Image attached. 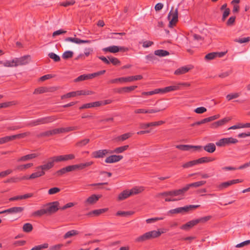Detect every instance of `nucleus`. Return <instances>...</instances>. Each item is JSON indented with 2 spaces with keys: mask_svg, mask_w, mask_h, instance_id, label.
<instances>
[{
  "mask_svg": "<svg viewBox=\"0 0 250 250\" xmlns=\"http://www.w3.org/2000/svg\"><path fill=\"white\" fill-rule=\"evenodd\" d=\"M58 118L55 116H51L45 117L43 118H39L38 119L30 121L27 125L30 126H36L41 124H45L49 123H51Z\"/></svg>",
  "mask_w": 250,
  "mask_h": 250,
  "instance_id": "f257e3e1",
  "label": "nucleus"
},
{
  "mask_svg": "<svg viewBox=\"0 0 250 250\" xmlns=\"http://www.w3.org/2000/svg\"><path fill=\"white\" fill-rule=\"evenodd\" d=\"M143 79V76L141 75L132 76L126 77H121L110 80L108 81V83H124L130 82L134 81L140 80Z\"/></svg>",
  "mask_w": 250,
  "mask_h": 250,
  "instance_id": "f03ea898",
  "label": "nucleus"
},
{
  "mask_svg": "<svg viewBox=\"0 0 250 250\" xmlns=\"http://www.w3.org/2000/svg\"><path fill=\"white\" fill-rule=\"evenodd\" d=\"M200 205H189L183 207H179L173 209L169 210L167 214V215L172 214L182 213L184 212H187L190 210L194 209L197 208H199Z\"/></svg>",
  "mask_w": 250,
  "mask_h": 250,
  "instance_id": "7ed1b4c3",
  "label": "nucleus"
},
{
  "mask_svg": "<svg viewBox=\"0 0 250 250\" xmlns=\"http://www.w3.org/2000/svg\"><path fill=\"white\" fill-rule=\"evenodd\" d=\"M173 10V7H172L167 16V19L169 21L168 24L169 27H172L178 21V8H176L174 11Z\"/></svg>",
  "mask_w": 250,
  "mask_h": 250,
  "instance_id": "20e7f679",
  "label": "nucleus"
},
{
  "mask_svg": "<svg viewBox=\"0 0 250 250\" xmlns=\"http://www.w3.org/2000/svg\"><path fill=\"white\" fill-rule=\"evenodd\" d=\"M59 205V203L58 201L50 202L44 205L47 214L51 215L56 212L60 209Z\"/></svg>",
  "mask_w": 250,
  "mask_h": 250,
  "instance_id": "39448f33",
  "label": "nucleus"
},
{
  "mask_svg": "<svg viewBox=\"0 0 250 250\" xmlns=\"http://www.w3.org/2000/svg\"><path fill=\"white\" fill-rule=\"evenodd\" d=\"M238 142V140L232 137L224 138L220 139L216 143V145L219 147L226 146L231 144H234Z\"/></svg>",
  "mask_w": 250,
  "mask_h": 250,
  "instance_id": "423d86ee",
  "label": "nucleus"
},
{
  "mask_svg": "<svg viewBox=\"0 0 250 250\" xmlns=\"http://www.w3.org/2000/svg\"><path fill=\"white\" fill-rule=\"evenodd\" d=\"M55 162L53 157H51L49 159V161L47 163L37 167L36 169L45 173L46 171L49 170L54 167Z\"/></svg>",
  "mask_w": 250,
  "mask_h": 250,
  "instance_id": "0eeeda50",
  "label": "nucleus"
},
{
  "mask_svg": "<svg viewBox=\"0 0 250 250\" xmlns=\"http://www.w3.org/2000/svg\"><path fill=\"white\" fill-rule=\"evenodd\" d=\"M227 51L220 52H211L207 54L205 56V59L207 61H210L216 58H222L224 56Z\"/></svg>",
  "mask_w": 250,
  "mask_h": 250,
  "instance_id": "6e6552de",
  "label": "nucleus"
},
{
  "mask_svg": "<svg viewBox=\"0 0 250 250\" xmlns=\"http://www.w3.org/2000/svg\"><path fill=\"white\" fill-rule=\"evenodd\" d=\"M127 50V48L124 47L118 46H115V45L105 47V48H104L103 49V50L104 52H109L113 53L118 52L120 51L125 52V51H126Z\"/></svg>",
  "mask_w": 250,
  "mask_h": 250,
  "instance_id": "1a4fd4ad",
  "label": "nucleus"
},
{
  "mask_svg": "<svg viewBox=\"0 0 250 250\" xmlns=\"http://www.w3.org/2000/svg\"><path fill=\"white\" fill-rule=\"evenodd\" d=\"M75 158V155L73 154L59 155L57 156L53 157L54 161L55 162H59L61 161H67L70 160H73Z\"/></svg>",
  "mask_w": 250,
  "mask_h": 250,
  "instance_id": "9d476101",
  "label": "nucleus"
},
{
  "mask_svg": "<svg viewBox=\"0 0 250 250\" xmlns=\"http://www.w3.org/2000/svg\"><path fill=\"white\" fill-rule=\"evenodd\" d=\"M242 182V180L240 179L232 180L227 182L222 183L217 186V188L219 190H222L224 188H227L229 186H231L233 184L241 183Z\"/></svg>",
  "mask_w": 250,
  "mask_h": 250,
  "instance_id": "9b49d317",
  "label": "nucleus"
},
{
  "mask_svg": "<svg viewBox=\"0 0 250 250\" xmlns=\"http://www.w3.org/2000/svg\"><path fill=\"white\" fill-rule=\"evenodd\" d=\"M193 66L192 65H188L179 67L176 69L174 74L176 75H180L184 74L188 72L190 70L192 69Z\"/></svg>",
  "mask_w": 250,
  "mask_h": 250,
  "instance_id": "f8f14e48",
  "label": "nucleus"
},
{
  "mask_svg": "<svg viewBox=\"0 0 250 250\" xmlns=\"http://www.w3.org/2000/svg\"><path fill=\"white\" fill-rule=\"evenodd\" d=\"M31 61H32L31 56L27 55L19 58H16L11 61H7L6 62H28Z\"/></svg>",
  "mask_w": 250,
  "mask_h": 250,
  "instance_id": "ddd939ff",
  "label": "nucleus"
},
{
  "mask_svg": "<svg viewBox=\"0 0 250 250\" xmlns=\"http://www.w3.org/2000/svg\"><path fill=\"white\" fill-rule=\"evenodd\" d=\"M110 153V151L107 149H101L94 151L92 153V157L95 158H103L106 154Z\"/></svg>",
  "mask_w": 250,
  "mask_h": 250,
  "instance_id": "4468645a",
  "label": "nucleus"
},
{
  "mask_svg": "<svg viewBox=\"0 0 250 250\" xmlns=\"http://www.w3.org/2000/svg\"><path fill=\"white\" fill-rule=\"evenodd\" d=\"M230 120H231V118L229 117L224 118L220 120H219L218 121H216L215 122L212 123L210 125V127L212 128H216L218 127L219 126H222V125L226 124L227 123L229 122Z\"/></svg>",
  "mask_w": 250,
  "mask_h": 250,
  "instance_id": "2eb2a0df",
  "label": "nucleus"
},
{
  "mask_svg": "<svg viewBox=\"0 0 250 250\" xmlns=\"http://www.w3.org/2000/svg\"><path fill=\"white\" fill-rule=\"evenodd\" d=\"M179 90V85H171L163 88H158L159 93H166Z\"/></svg>",
  "mask_w": 250,
  "mask_h": 250,
  "instance_id": "dca6fc26",
  "label": "nucleus"
},
{
  "mask_svg": "<svg viewBox=\"0 0 250 250\" xmlns=\"http://www.w3.org/2000/svg\"><path fill=\"white\" fill-rule=\"evenodd\" d=\"M101 195L93 194L89 197L84 202L85 205H92L96 203L99 198L101 197Z\"/></svg>",
  "mask_w": 250,
  "mask_h": 250,
  "instance_id": "f3484780",
  "label": "nucleus"
},
{
  "mask_svg": "<svg viewBox=\"0 0 250 250\" xmlns=\"http://www.w3.org/2000/svg\"><path fill=\"white\" fill-rule=\"evenodd\" d=\"M123 158L122 155H113L107 157L105 160L106 163H113L120 161Z\"/></svg>",
  "mask_w": 250,
  "mask_h": 250,
  "instance_id": "a211bd4d",
  "label": "nucleus"
},
{
  "mask_svg": "<svg viewBox=\"0 0 250 250\" xmlns=\"http://www.w3.org/2000/svg\"><path fill=\"white\" fill-rule=\"evenodd\" d=\"M65 42H74L77 44H80L82 43H89L91 42V41L90 40H83L77 38H72V37H67L64 39Z\"/></svg>",
  "mask_w": 250,
  "mask_h": 250,
  "instance_id": "6ab92c4d",
  "label": "nucleus"
},
{
  "mask_svg": "<svg viewBox=\"0 0 250 250\" xmlns=\"http://www.w3.org/2000/svg\"><path fill=\"white\" fill-rule=\"evenodd\" d=\"M188 187H184L183 188L177 190H171L170 191L169 196H176L178 195H183L184 193L187 192Z\"/></svg>",
  "mask_w": 250,
  "mask_h": 250,
  "instance_id": "aec40b11",
  "label": "nucleus"
},
{
  "mask_svg": "<svg viewBox=\"0 0 250 250\" xmlns=\"http://www.w3.org/2000/svg\"><path fill=\"white\" fill-rule=\"evenodd\" d=\"M99 59L104 62H120L116 58L112 56H107L106 57L101 56L99 57Z\"/></svg>",
  "mask_w": 250,
  "mask_h": 250,
  "instance_id": "412c9836",
  "label": "nucleus"
},
{
  "mask_svg": "<svg viewBox=\"0 0 250 250\" xmlns=\"http://www.w3.org/2000/svg\"><path fill=\"white\" fill-rule=\"evenodd\" d=\"M164 232L163 231L158 230H152L147 232L148 240L156 238L159 237Z\"/></svg>",
  "mask_w": 250,
  "mask_h": 250,
  "instance_id": "4be33fe9",
  "label": "nucleus"
},
{
  "mask_svg": "<svg viewBox=\"0 0 250 250\" xmlns=\"http://www.w3.org/2000/svg\"><path fill=\"white\" fill-rule=\"evenodd\" d=\"M164 232L163 231L158 230H152L147 232L148 240L156 238L159 237Z\"/></svg>",
  "mask_w": 250,
  "mask_h": 250,
  "instance_id": "5701e85b",
  "label": "nucleus"
},
{
  "mask_svg": "<svg viewBox=\"0 0 250 250\" xmlns=\"http://www.w3.org/2000/svg\"><path fill=\"white\" fill-rule=\"evenodd\" d=\"M196 225L197 223L196 220H192L183 225L180 227V229L185 230H188Z\"/></svg>",
  "mask_w": 250,
  "mask_h": 250,
  "instance_id": "b1692460",
  "label": "nucleus"
},
{
  "mask_svg": "<svg viewBox=\"0 0 250 250\" xmlns=\"http://www.w3.org/2000/svg\"><path fill=\"white\" fill-rule=\"evenodd\" d=\"M137 87V86L136 85L124 87L117 89L116 91L118 93H122L123 92L128 93L131 91L134 90Z\"/></svg>",
  "mask_w": 250,
  "mask_h": 250,
  "instance_id": "393cba45",
  "label": "nucleus"
},
{
  "mask_svg": "<svg viewBox=\"0 0 250 250\" xmlns=\"http://www.w3.org/2000/svg\"><path fill=\"white\" fill-rule=\"evenodd\" d=\"M201 146H194L188 145H180L176 146V148L182 150H188L190 148H195L196 149L201 148Z\"/></svg>",
  "mask_w": 250,
  "mask_h": 250,
  "instance_id": "a878e982",
  "label": "nucleus"
},
{
  "mask_svg": "<svg viewBox=\"0 0 250 250\" xmlns=\"http://www.w3.org/2000/svg\"><path fill=\"white\" fill-rule=\"evenodd\" d=\"M203 148L206 151L212 153L215 151L216 146L213 143H208L204 146Z\"/></svg>",
  "mask_w": 250,
  "mask_h": 250,
  "instance_id": "bb28decb",
  "label": "nucleus"
},
{
  "mask_svg": "<svg viewBox=\"0 0 250 250\" xmlns=\"http://www.w3.org/2000/svg\"><path fill=\"white\" fill-rule=\"evenodd\" d=\"M38 156L36 153H32L21 157L18 160V162L26 161L27 160L35 158Z\"/></svg>",
  "mask_w": 250,
  "mask_h": 250,
  "instance_id": "cd10ccee",
  "label": "nucleus"
},
{
  "mask_svg": "<svg viewBox=\"0 0 250 250\" xmlns=\"http://www.w3.org/2000/svg\"><path fill=\"white\" fill-rule=\"evenodd\" d=\"M107 208H101V209H96V210H94L90 212H89L88 214H87V215L88 216H98L105 212H106L107 210Z\"/></svg>",
  "mask_w": 250,
  "mask_h": 250,
  "instance_id": "c85d7f7f",
  "label": "nucleus"
},
{
  "mask_svg": "<svg viewBox=\"0 0 250 250\" xmlns=\"http://www.w3.org/2000/svg\"><path fill=\"white\" fill-rule=\"evenodd\" d=\"M196 160L197 164H198L213 161L215 160V158L212 157H203Z\"/></svg>",
  "mask_w": 250,
  "mask_h": 250,
  "instance_id": "c756f323",
  "label": "nucleus"
},
{
  "mask_svg": "<svg viewBox=\"0 0 250 250\" xmlns=\"http://www.w3.org/2000/svg\"><path fill=\"white\" fill-rule=\"evenodd\" d=\"M206 181H198V182H194V183H191L189 184H188L186 186V187H188L187 190H188L190 187L197 188V187H201V186L205 185L206 184Z\"/></svg>",
  "mask_w": 250,
  "mask_h": 250,
  "instance_id": "7c9ffc66",
  "label": "nucleus"
},
{
  "mask_svg": "<svg viewBox=\"0 0 250 250\" xmlns=\"http://www.w3.org/2000/svg\"><path fill=\"white\" fill-rule=\"evenodd\" d=\"M131 195L130 192L128 190H124L120 194H119L118 199V200L121 201L125 200L128 198L129 196Z\"/></svg>",
  "mask_w": 250,
  "mask_h": 250,
  "instance_id": "2f4dec72",
  "label": "nucleus"
},
{
  "mask_svg": "<svg viewBox=\"0 0 250 250\" xmlns=\"http://www.w3.org/2000/svg\"><path fill=\"white\" fill-rule=\"evenodd\" d=\"M44 214H47V213L44 207L43 206L41 209L33 212L32 214V216L35 217H41Z\"/></svg>",
  "mask_w": 250,
  "mask_h": 250,
  "instance_id": "473e14b6",
  "label": "nucleus"
},
{
  "mask_svg": "<svg viewBox=\"0 0 250 250\" xmlns=\"http://www.w3.org/2000/svg\"><path fill=\"white\" fill-rule=\"evenodd\" d=\"M36 172L32 173L30 176H29V178H30V179H36L43 176L45 174V172L41 171L39 169H36Z\"/></svg>",
  "mask_w": 250,
  "mask_h": 250,
  "instance_id": "72a5a7b5",
  "label": "nucleus"
},
{
  "mask_svg": "<svg viewBox=\"0 0 250 250\" xmlns=\"http://www.w3.org/2000/svg\"><path fill=\"white\" fill-rule=\"evenodd\" d=\"M128 145H125L124 146H120L116 148L113 151H110V153H121L124 151L127 150L128 148Z\"/></svg>",
  "mask_w": 250,
  "mask_h": 250,
  "instance_id": "f704fd0d",
  "label": "nucleus"
},
{
  "mask_svg": "<svg viewBox=\"0 0 250 250\" xmlns=\"http://www.w3.org/2000/svg\"><path fill=\"white\" fill-rule=\"evenodd\" d=\"M147 240H148L147 232L137 237L135 240V242L138 243H143Z\"/></svg>",
  "mask_w": 250,
  "mask_h": 250,
  "instance_id": "c9c22d12",
  "label": "nucleus"
},
{
  "mask_svg": "<svg viewBox=\"0 0 250 250\" xmlns=\"http://www.w3.org/2000/svg\"><path fill=\"white\" fill-rule=\"evenodd\" d=\"M92 164H93L92 162H86L85 163H82V164H80L74 165L75 167V170L83 169L86 167L91 166V165H92Z\"/></svg>",
  "mask_w": 250,
  "mask_h": 250,
  "instance_id": "e433bc0d",
  "label": "nucleus"
},
{
  "mask_svg": "<svg viewBox=\"0 0 250 250\" xmlns=\"http://www.w3.org/2000/svg\"><path fill=\"white\" fill-rule=\"evenodd\" d=\"M154 54L155 55L162 57L168 55L169 54V53L167 50L163 49H158L154 51Z\"/></svg>",
  "mask_w": 250,
  "mask_h": 250,
  "instance_id": "4c0bfd02",
  "label": "nucleus"
},
{
  "mask_svg": "<svg viewBox=\"0 0 250 250\" xmlns=\"http://www.w3.org/2000/svg\"><path fill=\"white\" fill-rule=\"evenodd\" d=\"M30 135V132H26L22 133H20L16 135H12V138H13V140H15L16 139H21L27 136H28Z\"/></svg>",
  "mask_w": 250,
  "mask_h": 250,
  "instance_id": "58836bf2",
  "label": "nucleus"
},
{
  "mask_svg": "<svg viewBox=\"0 0 250 250\" xmlns=\"http://www.w3.org/2000/svg\"><path fill=\"white\" fill-rule=\"evenodd\" d=\"M212 218V216L210 215L204 216L203 217H201L200 218H198L195 219L197 224L199 223H202L204 224L209 221L211 218Z\"/></svg>",
  "mask_w": 250,
  "mask_h": 250,
  "instance_id": "ea45409f",
  "label": "nucleus"
},
{
  "mask_svg": "<svg viewBox=\"0 0 250 250\" xmlns=\"http://www.w3.org/2000/svg\"><path fill=\"white\" fill-rule=\"evenodd\" d=\"M131 136V133H125L121 136H119L118 137H117L115 140L117 141H120V142H121V141H124L125 140H126V139H127L128 138H129V137H130Z\"/></svg>",
  "mask_w": 250,
  "mask_h": 250,
  "instance_id": "a19ab883",
  "label": "nucleus"
},
{
  "mask_svg": "<svg viewBox=\"0 0 250 250\" xmlns=\"http://www.w3.org/2000/svg\"><path fill=\"white\" fill-rule=\"evenodd\" d=\"M33 166V163H28V164H25V165H19L16 167L15 169L19 170L20 171H23L24 169H28V168L31 167Z\"/></svg>",
  "mask_w": 250,
  "mask_h": 250,
  "instance_id": "79ce46f5",
  "label": "nucleus"
},
{
  "mask_svg": "<svg viewBox=\"0 0 250 250\" xmlns=\"http://www.w3.org/2000/svg\"><path fill=\"white\" fill-rule=\"evenodd\" d=\"M33 229V226L31 224L27 223L23 225L22 227L23 231L25 232H30Z\"/></svg>",
  "mask_w": 250,
  "mask_h": 250,
  "instance_id": "37998d69",
  "label": "nucleus"
},
{
  "mask_svg": "<svg viewBox=\"0 0 250 250\" xmlns=\"http://www.w3.org/2000/svg\"><path fill=\"white\" fill-rule=\"evenodd\" d=\"M79 232L76 230H71L67 232L63 236V238L64 239H67L70 238L72 236L78 234Z\"/></svg>",
  "mask_w": 250,
  "mask_h": 250,
  "instance_id": "c03bdc74",
  "label": "nucleus"
},
{
  "mask_svg": "<svg viewBox=\"0 0 250 250\" xmlns=\"http://www.w3.org/2000/svg\"><path fill=\"white\" fill-rule=\"evenodd\" d=\"M73 52L71 51H66L62 55V58L64 60L72 58Z\"/></svg>",
  "mask_w": 250,
  "mask_h": 250,
  "instance_id": "a18cd8bd",
  "label": "nucleus"
},
{
  "mask_svg": "<svg viewBox=\"0 0 250 250\" xmlns=\"http://www.w3.org/2000/svg\"><path fill=\"white\" fill-rule=\"evenodd\" d=\"M9 209L10 213H17L22 212L24 210V208L21 207H15L11 208Z\"/></svg>",
  "mask_w": 250,
  "mask_h": 250,
  "instance_id": "49530a36",
  "label": "nucleus"
},
{
  "mask_svg": "<svg viewBox=\"0 0 250 250\" xmlns=\"http://www.w3.org/2000/svg\"><path fill=\"white\" fill-rule=\"evenodd\" d=\"M133 213H134V212L132 211H118L116 213V215L123 216V217H127V216L132 215Z\"/></svg>",
  "mask_w": 250,
  "mask_h": 250,
  "instance_id": "de8ad7c7",
  "label": "nucleus"
},
{
  "mask_svg": "<svg viewBox=\"0 0 250 250\" xmlns=\"http://www.w3.org/2000/svg\"><path fill=\"white\" fill-rule=\"evenodd\" d=\"M89 141H90V140L89 139H83L82 140H81V141L78 142L76 144V146L77 147H83V146H85V145H86L89 142Z\"/></svg>",
  "mask_w": 250,
  "mask_h": 250,
  "instance_id": "09e8293b",
  "label": "nucleus"
},
{
  "mask_svg": "<svg viewBox=\"0 0 250 250\" xmlns=\"http://www.w3.org/2000/svg\"><path fill=\"white\" fill-rule=\"evenodd\" d=\"M144 190V188L143 187H139V188H134L131 189L130 190H129V192L131 193V195L133 194H137L140 192H141L142 191Z\"/></svg>",
  "mask_w": 250,
  "mask_h": 250,
  "instance_id": "8fccbe9b",
  "label": "nucleus"
},
{
  "mask_svg": "<svg viewBox=\"0 0 250 250\" xmlns=\"http://www.w3.org/2000/svg\"><path fill=\"white\" fill-rule=\"evenodd\" d=\"M47 92V87H40L35 89L33 93L34 94H42Z\"/></svg>",
  "mask_w": 250,
  "mask_h": 250,
  "instance_id": "3c124183",
  "label": "nucleus"
},
{
  "mask_svg": "<svg viewBox=\"0 0 250 250\" xmlns=\"http://www.w3.org/2000/svg\"><path fill=\"white\" fill-rule=\"evenodd\" d=\"M125 32H121V33H111L110 38L113 39H121L120 37V36L125 35Z\"/></svg>",
  "mask_w": 250,
  "mask_h": 250,
  "instance_id": "603ef678",
  "label": "nucleus"
},
{
  "mask_svg": "<svg viewBox=\"0 0 250 250\" xmlns=\"http://www.w3.org/2000/svg\"><path fill=\"white\" fill-rule=\"evenodd\" d=\"M48 247V244L47 243H44L43 244L36 246L31 249L30 250H42L43 249H46Z\"/></svg>",
  "mask_w": 250,
  "mask_h": 250,
  "instance_id": "864d4df0",
  "label": "nucleus"
},
{
  "mask_svg": "<svg viewBox=\"0 0 250 250\" xmlns=\"http://www.w3.org/2000/svg\"><path fill=\"white\" fill-rule=\"evenodd\" d=\"M195 165H197L196 160H193L188 162L183 165L182 167L183 168H188L191 167Z\"/></svg>",
  "mask_w": 250,
  "mask_h": 250,
  "instance_id": "5fc2aeb1",
  "label": "nucleus"
},
{
  "mask_svg": "<svg viewBox=\"0 0 250 250\" xmlns=\"http://www.w3.org/2000/svg\"><path fill=\"white\" fill-rule=\"evenodd\" d=\"M48 56L55 62H59L60 61V57L59 56L54 53L51 52L49 53Z\"/></svg>",
  "mask_w": 250,
  "mask_h": 250,
  "instance_id": "6e6d98bb",
  "label": "nucleus"
},
{
  "mask_svg": "<svg viewBox=\"0 0 250 250\" xmlns=\"http://www.w3.org/2000/svg\"><path fill=\"white\" fill-rule=\"evenodd\" d=\"M240 94L238 93H231L227 95L226 98L228 101H230L232 99L238 98Z\"/></svg>",
  "mask_w": 250,
  "mask_h": 250,
  "instance_id": "4d7b16f0",
  "label": "nucleus"
},
{
  "mask_svg": "<svg viewBox=\"0 0 250 250\" xmlns=\"http://www.w3.org/2000/svg\"><path fill=\"white\" fill-rule=\"evenodd\" d=\"M89 55V52H85L84 54H80L78 57H77L74 60L76 61H82L85 58V57H87Z\"/></svg>",
  "mask_w": 250,
  "mask_h": 250,
  "instance_id": "13d9d810",
  "label": "nucleus"
},
{
  "mask_svg": "<svg viewBox=\"0 0 250 250\" xmlns=\"http://www.w3.org/2000/svg\"><path fill=\"white\" fill-rule=\"evenodd\" d=\"M107 184H108V183H107V182L91 184L89 185L88 186H91V187L96 186L97 187L96 189H103L104 188L102 187V186L107 185Z\"/></svg>",
  "mask_w": 250,
  "mask_h": 250,
  "instance_id": "bf43d9fd",
  "label": "nucleus"
},
{
  "mask_svg": "<svg viewBox=\"0 0 250 250\" xmlns=\"http://www.w3.org/2000/svg\"><path fill=\"white\" fill-rule=\"evenodd\" d=\"M75 3V1L74 0H71L70 1L61 2L60 3V5L62 6L67 7L70 5H73Z\"/></svg>",
  "mask_w": 250,
  "mask_h": 250,
  "instance_id": "052dcab7",
  "label": "nucleus"
},
{
  "mask_svg": "<svg viewBox=\"0 0 250 250\" xmlns=\"http://www.w3.org/2000/svg\"><path fill=\"white\" fill-rule=\"evenodd\" d=\"M78 129V126H69L65 128H62V133L68 132L69 131L75 130Z\"/></svg>",
  "mask_w": 250,
  "mask_h": 250,
  "instance_id": "680f3d73",
  "label": "nucleus"
},
{
  "mask_svg": "<svg viewBox=\"0 0 250 250\" xmlns=\"http://www.w3.org/2000/svg\"><path fill=\"white\" fill-rule=\"evenodd\" d=\"M60 190L61 189L60 188L55 187L49 189L48 191V193L49 195H52L60 192Z\"/></svg>",
  "mask_w": 250,
  "mask_h": 250,
  "instance_id": "e2e57ef3",
  "label": "nucleus"
},
{
  "mask_svg": "<svg viewBox=\"0 0 250 250\" xmlns=\"http://www.w3.org/2000/svg\"><path fill=\"white\" fill-rule=\"evenodd\" d=\"M250 41V37L244 38L241 39H236L234 40L235 42H239L240 43H243L249 42Z\"/></svg>",
  "mask_w": 250,
  "mask_h": 250,
  "instance_id": "0e129e2a",
  "label": "nucleus"
},
{
  "mask_svg": "<svg viewBox=\"0 0 250 250\" xmlns=\"http://www.w3.org/2000/svg\"><path fill=\"white\" fill-rule=\"evenodd\" d=\"M206 111V108L203 106L197 107L194 110V112L197 114H202L205 112Z\"/></svg>",
  "mask_w": 250,
  "mask_h": 250,
  "instance_id": "69168bd1",
  "label": "nucleus"
},
{
  "mask_svg": "<svg viewBox=\"0 0 250 250\" xmlns=\"http://www.w3.org/2000/svg\"><path fill=\"white\" fill-rule=\"evenodd\" d=\"M235 19H236V17L235 16H231L230 17L229 20H228V21H227V25L228 26H231L232 25L234 22H235Z\"/></svg>",
  "mask_w": 250,
  "mask_h": 250,
  "instance_id": "338daca9",
  "label": "nucleus"
},
{
  "mask_svg": "<svg viewBox=\"0 0 250 250\" xmlns=\"http://www.w3.org/2000/svg\"><path fill=\"white\" fill-rule=\"evenodd\" d=\"M250 244V240L245 241L236 245V248H241Z\"/></svg>",
  "mask_w": 250,
  "mask_h": 250,
  "instance_id": "774afa93",
  "label": "nucleus"
}]
</instances>
